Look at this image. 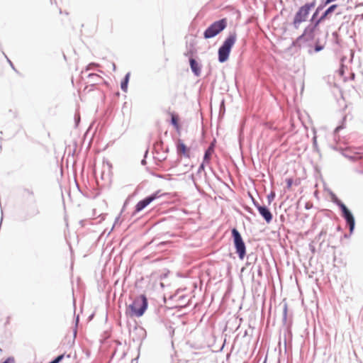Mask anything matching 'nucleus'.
<instances>
[{
	"mask_svg": "<svg viewBox=\"0 0 363 363\" xmlns=\"http://www.w3.org/2000/svg\"><path fill=\"white\" fill-rule=\"evenodd\" d=\"M286 182L287 189H290L293 184V179H291V178L286 179Z\"/></svg>",
	"mask_w": 363,
	"mask_h": 363,
	"instance_id": "15",
	"label": "nucleus"
},
{
	"mask_svg": "<svg viewBox=\"0 0 363 363\" xmlns=\"http://www.w3.org/2000/svg\"><path fill=\"white\" fill-rule=\"evenodd\" d=\"M177 152L179 156H184L185 157H190V148L186 147L184 143L179 139L177 142Z\"/></svg>",
	"mask_w": 363,
	"mask_h": 363,
	"instance_id": "9",
	"label": "nucleus"
},
{
	"mask_svg": "<svg viewBox=\"0 0 363 363\" xmlns=\"http://www.w3.org/2000/svg\"><path fill=\"white\" fill-rule=\"evenodd\" d=\"M236 38V33H234L230 34L223 42V44L218 50L219 62H224L228 59L231 48L234 45Z\"/></svg>",
	"mask_w": 363,
	"mask_h": 363,
	"instance_id": "2",
	"label": "nucleus"
},
{
	"mask_svg": "<svg viewBox=\"0 0 363 363\" xmlns=\"http://www.w3.org/2000/svg\"><path fill=\"white\" fill-rule=\"evenodd\" d=\"M232 235L234 238V244L236 252L239 255L240 259H242L245 256V245L240 233L235 229L232 230Z\"/></svg>",
	"mask_w": 363,
	"mask_h": 363,
	"instance_id": "5",
	"label": "nucleus"
},
{
	"mask_svg": "<svg viewBox=\"0 0 363 363\" xmlns=\"http://www.w3.org/2000/svg\"><path fill=\"white\" fill-rule=\"evenodd\" d=\"M130 75V73H127L124 79L121 82V89L125 92H126L128 89V84L129 82Z\"/></svg>",
	"mask_w": 363,
	"mask_h": 363,
	"instance_id": "14",
	"label": "nucleus"
},
{
	"mask_svg": "<svg viewBox=\"0 0 363 363\" xmlns=\"http://www.w3.org/2000/svg\"><path fill=\"white\" fill-rule=\"evenodd\" d=\"M226 26V18L215 21L204 31L203 36L206 39L213 38L223 31Z\"/></svg>",
	"mask_w": 363,
	"mask_h": 363,
	"instance_id": "4",
	"label": "nucleus"
},
{
	"mask_svg": "<svg viewBox=\"0 0 363 363\" xmlns=\"http://www.w3.org/2000/svg\"><path fill=\"white\" fill-rule=\"evenodd\" d=\"M315 5V1H313L311 3L306 4L299 8L298 11L295 14L293 21V24L295 28H297L301 23L306 21L310 10L314 8Z\"/></svg>",
	"mask_w": 363,
	"mask_h": 363,
	"instance_id": "3",
	"label": "nucleus"
},
{
	"mask_svg": "<svg viewBox=\"0 0 363 363\" xmlns=\"http://www.w3.org/2000/svg\"><path fill=\"white\" fill-rule=\"evenodd\" d=\"M147 307V300L145 295H140L135 298L131 304H130L127 309L126 313L130 317H140L142 316Z\"/></svg>",
	"mask_w": 363,
	"mask_h": 363,
	"instance_id": "1",
	"label": "nucleus"
},
{
	"mask_svg": "<svg viewBox=\"0 0 363 363\" xmlns=\"http://www.w3.org/2000/svg\"><path fill=\"white\" fill-rule=\"evenodd\" d=\"M190 66L192 72L196 75L199 76L201 73V68L199 63L193 58L189 60Z\"/></svg>",
	"mask_w": 363,
	"mask_h": 363,
	"instance_id": "11",
	"label": "nucleus"
},
{
	"mask_svg": "<svg viewBox=\"0 0 363 363\" xmlns=\"http://www.w3.org/2000/svg\"><path fill=\"white\" fill-rule=\"evenodd\" d=\"M213 152H214L213 145L211 144L208 147V148L206 150V151L205 152L204 157H203L204 163H206L207 164H210L211 156H212Z\"/></svg>",
	"mask_w": 363,
	"mask_h": 363,
	"instance_id": "10",
	"label": "nucleus"
},
{
	"mask_svg": "<svg viewBox=\"0 0 363 363\" xmlns=\"http://www.w3.org/2000/svg\"><path fill=\"white\" fill-rule=\"evenodd\" d=\"M157 195L153 194L150 196L146 197L142 201H140L135 206V213H138L144 209L147 206H148L151 202L155 200L157 198Z\"/></svg>",
	"mask_w": 363,
	"mask_h": 363,
	"instance_id": "8",
	"label": "nucleus"
},
{
	"mask_svg": "<svg viewBox=\"0 0 363 363\" xmlns=\"http://www.w3.org/2000/svg\"><path fill=\"white\" fill-rule=\"evenodd\" d=\"M64 358V354H61L55 358L53 361L50 363H59Z\"/></svg>",
	"mask_w": 363,
	"mask_h": 363,
	"instance_id": "16",
	"label": "nucleus"
},
{
	"mask_svg": "<svg viewBox=\"0 0 363 363\" xmlns=\"http://www.w3.org/2000/svg\"><path fill=\"white\" fill-rule=\"evenodd\" d=\"M98 77V75L94 74H89V77Z\"/></svg>",
	"mask_w": 363,
	"mask_h": 363,
	"instance_id": "19",
	"label": "nucleus"
},
{
	"mask_svg": "<svg viewBox=\"0 0 363 363\" xmlns=\"http://www.w3.org/2000/svg\"><path fill=\"white\" fill-rule=\"evenodd\" d=\"M339 206L342 210L343 217L345 218L347 223L350 225V231H352L354 226V219L352 214L344 203H339Z\"/></svg>",
	"mask_w": 363,
	"mask_h": 363,
	"instance_id": "6",
	"label": "nucleus"
},
{
	"mask_svg": "<svg viewBox=\"0 0 363 363\" xmlns=\"http://www.w3.org/2000/svg\"><path fill=\"white\" fill-rule=\"evenodd\" d=\"M255 206L258 210L259 214L264 218V220L269 223L272 220V214L270 211L264 206H261L259 203H255Z\"/></svg>",
	"mask_w": 363,
	"mask_h": 363,
	"instance_id": "7",
	"label": "nucleus"
},
{
	"mask_svg": "<svg viewBox=\"0 0 363 363\" xmlns=\"http://www.w3.org/2000/svg\"><path fill=\"white\" fill-rule=\"evenodd\" d=\"M206 165H208L206 163H204V161H203L202 164L200 165L199 168V172L204 170V167Z\"/></svg>",
	"mask_w": 363,
	"mask_h": 363,
	"instance_id": "18",
	"label": "nucleus"
},
{
	"mask_svg": "<svg viewBox=\"0 0 363 363\" xmlns=\"http://www.w3.org/2000/svg\"><path fill=\"white\" fill-rule=\"evenodd\" d=\"M179 116L174 113H171V121L172 124L174 126L177 131L180 130V125L179 124Z\"/></svg>",
	"mask_w": 363,
	"mask_h": 363,
	"instance_id": "12",
	"label": "nucleus"
},
{
	"mask_svg": "<svg viewBox=\"0 0 363 363\" xmlns=\"http://www.w3.org/2000/svg\"><path fill=\"white\" fill-rule=\"evenodd\" d=\"M3 363H15V359L13 357H9Z\"/></svg>",
	"mask_w": 363,
	"mask_h": 363,
	"instance_id": "17",
	"label": "nucleus"
},
{
	"mask_svg": "<svg viewBox=\"0 0 363 363\" xmlns=\"http://www.w3.org/2000/svg\"><path fill=\"white\" fill-rule=\"evenodd\" d=\"M337 7V4L331 5L322 15L318 22L324 20L330 13L333 12L335 9Z\"/></svg>",
	"mask_w": 363,
	"mask_h": 363,
	"instance_id": "13",
	"label": "nucleus"
}]
</instances>
